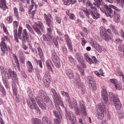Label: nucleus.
<instances>
[{"label":"nucleus","instance_id":"obj_3","mask_svg":"<svg viewBox=\"0 0 124 124\" xmlns=\"http://www.w3.org/2000/svg\"><path fill=\"white\" fill-rule=\"evenodd\" d=\"M82 11H83L88 17H89V15L91 14V16L95 20L98 19V18L100 17V15L97 13V9H96V7L92 8L90 10H88L87 8H84L82 9Z\"/></svg>","mask_w":124,"mask_h":124},{"label":"nucleus","instance_id":"obj_55","mask_svg":"<svg viewBox=\"0 0 124 124\" xmlns=\"http://www.w3.org/2000/svg\"><path fill=\"white\" fill-rule=\"evenodd\" d=\"M110 82L111 83V84H113L114 85H116V83H118V81H117V79L113 78V79H110Z\"/></svg>","mask_w":124,"mask_h":124},{"label":"nucleus","instance_id":"obj_20","mask_svg":"<svg viewBox=\"0 0 124 124\" xmlns=\"http://www.w3.org/2000/svg\"><path fill=\"white\" fill-rule=\"evenodd\" d=\"M64 36L69 50L71 51H73V49L72 48V43H71V41L70 40L69 37H68V35L67 34L65 35Z\"/></svg>","mask_w":124,"mask_h":124},{"label":"nucleus","instance_id":"obj_8","mask_svg":"<svg viewBox=\"0 0 124 124\" xmlns=\"http://www.w3.org/2000/svg\"><path fill=\"white\" fill-rule=\"evenodd\" d=\"M98 119L99 120H103L104 118V109L106 107L104 105L102 104H100L98 105Z\"/></svg>","mask_w":124,"mask_h":124},{"label":"nucleus","instance_id":"obj_5","mask_svg":"<svg viewBox=\"0 0 124 124\" xmlns=\"http://www.w3.org/2000/svg\"><path fill=\"white\" fill-rule=\"evenodd\" d=\"M109 99L111 101L112 104H114L116 109L117 110H120L121 109V102L120 101V99L117 96H115L112 93H109Z\"/></svg>","mask_w":124,"mask_h":124},{"label":"nucleus","instance_id":"obj_15","mask_svg":"<svg viewBox=\"0 0 124 124\" xmlns=\"http://www.w3.org/2000/svg\"><path fill=\"white\" fill-rule=\"evenodd\" d=\"M53 113L54 116L56 118H55L53 121L55 124H60L62 123V116L61 115V113L58 112L56 110H54L53 111Z\"/></svg>","mask_w":124,"mask_h":124},{"label":"nucleus","instance_id":"obj_9","mask_svg":"<svg viewBox=\"0 0 124 124\" xmlns=\"http://www.w3.org/2000/svg\"><path fill=\"white\" fill-rule=\"evenodd\" d=\"M51 59L55 66L57 68H60V67H61V61H60V58H59L58 55H57V54L54 51L52 52Z\"/></svg>","mask_w":124,"mask_h":124},{"label":"nucleus","instance_id":"obj_7","mask_svg":"<svg viewBox=\"0 0 124 124\" xmlns=\"http://www.w3.org/2000/svg\"><path fill=\"white\" fill-rule=\"evenodd\" d=\"M1 42L0 43V47L1 48L2 56H4L5 52L7 51V46H6V44H5V41H9V38L8 36L4 35L3 37L1 39Z\"/></svg>","mask_w":124,"mask_h":124},{"label":"nucleus","instance_id":"obj_11","mask_svg":"<svg viewBox=\"0 0 124 124\" xmlns=\"http://www.w3.org/2000/svg\"><path fill=\"white\" fill-rule=\"evenodd\" d=\"M109 7H111V8H113L114 9V19L115 20V22H119L120 21V14L121 13V10L119 9V8L113 5H109Z\"/></svg>","mask_w":124,"mask_h":124},{"label":"nucleus","instance_id":"obj_31","mask_svg":"<svg viewBox=\"0 0 124 124\" xmlns=\"http://www.w3.org/2000/svg\"><path fill=\"white\" fill-rule=\"evenodd\" d=\"M37 50H38L39 56L41 60H44V56L43 55V52H42V49H41V48L40 47V46L38 47Z\"/></svg>","mask_w":124,"mask_h":124},{"label":"nucleus","instance_id":"obj_26","mask_svg":"<svg viewBox=\"0 0 124 124\" xmlns=\"http://www.w3.org/2000/svg\"><path fill=\"white\" fill-rule=\"evenodd\" d=\"M22 37L23 40L26 41L29 39V33H28V31H27V29H24L22 32Z\"/></svg>","mask_w":124,"mask_h":124},{"label":"nucleus","instance_id":"obj_59","mask_svg":"<svg viewBox=\"0 0 124 124\" xmlns=\"http://www.w3.org/2000/svg\"><path fill=\"white\" fill-rule=\"evenodd\" d=\"M43 38L44 41H48V40H49V38L47 35L45 34L43 35Z\"/></svg>","mask_w":124,"mask_h":124},{"label":"nucleus","instance_id":"obj_45","mask_svg":"<svg viewBox=\"0 0 124 124\" xmlns=\"http://www.w3.org/2000/svg\"><path fill=\"white\" fill-rule=\"evenodd\" d=\"M6 7H7V6H6V3H3L1 2H0V8L5 10V9H6Z\"/></svg>","mask_w":124,"mask_h":124},{"label":"nucleus","instance_id":"obj_29","mask_svg":"<svg viewBox=\"0 0 124 124\" xmlns=\"http://www.w3.org/2000/svg\"><path fill=\"white\" fill-rule=\"evenodd\" d=\"M95 2H93V5H95V7L100 8L101 3H102V0H94Z\"/></svg>","mask_w":124,"mask_h":124},{"label":"nucleus","instance_id":"obj_18","mask_svg":"<svg viewBox=\"0 0 124 124\" xmlns=\"http://www.w3.org/2000/svg\"><path fill=\"white\" fill-rule=\"evenodd\" d=\"M87 80L89 81V86L91 87L93 90H95V81L93 80V78L92 77L88 76Z\"/></svg>","mask_w":124,"mask_h":124},{"label":"nucleus","instance_id":"obj_6","mask_svg":"<svg viewBox=\"0 0 124 124\" xmlns=\"http://www.w3.org/2000/svg\"><path fill=\"white\" fill-rule=\"evenodd\" d=\"M51 92L52 93L53 99L55 104L57 105H60V106L62 107L63 106V103H62L61 97L58 94V93H57L56 89L52 88Z\"/></svg>","mask_w":124,"mask_h":124},{"label":"nucleus","instance_id":"obj_48","mask_svg":"<svg viewBox=\"0 0 124 124\" xmlns=\"http://www.w3.org/2000/svg\"><path fill=\"white\" fill-rule=\"evenodd\" d=\"M36 62L37 64L39 65V66L40 67H41V68H42V67H43L42 65V61H41V60H38L37 59H36Z\"/></svg>","mask_w":124,"mask_h":124},{"label":"nucleus","instance_id":"obj_33","mask_svg":"<svg viewBox=\"0 0 124 124\" xmlns=\"http://www.w3.org/2000/svg\"><path fill=\"white\" fill-rule=\"evenodd\" d=\"M44 97V101H45V102H46V103H49V104H50V105H52V104H53V102H52V101L51 100V99H50V98L47 95V94Z\"/></svg>","mask_w":124,"mask_h":124},{"label":"nucleus","instance_id":"obj_14","mask_svg":"<svg viewBox=\"0 0 124 124\" xmlns=\"http://www.w3.org/2000/svg\"><path fill=\"white\" fill-rule=\"evenodd\" d=\"M31 103L28 102V104L30 105V108L32 109H35L37 112L40 113V109L38 108L37 104H36V102H35V100L34 99H31Z\"/></svg>","mask_w":124,"mask_h":124},{"label":"nucleus","instance_id":"obj_64","mask_svg":"<svg viewBox=\"0 0 124 124\" xmlns=\"http://www.w3.org/2000/svg\"><path fill=\"white\" fill-rule=\"evenodd\" d=\"M3 82L5 85V87L6 88V89H7V88H8V85L7 84V81H6V79H3Z\"/></svg>","mask_w":124,"mask_h":124},{"label":"nucleus","instance_id":"obj_16","mask_svg":"<svg viewBox=\"0 0 124 124\" xmlns=\"http://www.w3.org/2000/svg\"><path fill=\"white\" fill-rule=\"evenodd\" d=\"M44 84L46 88L50 87V83H51V79H50V75L48 72H46V74L44 77Z\"/></svg>","mask_w":124,"mask_h":124},{"label":"nucleus","instance_id":"obj_50","mask_svg":"<svg viewBox=\"0 0 124 124\" xmlns=\"http://www.w3.org/2000/svg\"><path fill=\"white\" fill-rule=\"evenodd\" d=\"M55 20L58 24H61L62 23V19H61V17L59 16H55Z\"/></svg>","mask_w":124,"mask_h":124},{"label":"nucleus","instance_id":"obj_35","mask_svg":"<svg viewBox=\"0 0 124 124\" xmlns=\"http://www.w3.org/2000/svg\"><path fill=\"white\" fill-rule=\"evenodd\" d=\"M114 86L116 90H118L119 91L123 89V85L120 82H117L116 84L114 85Z\"/></svg>","mask_w":124,"mask_h":124},{"label":"nucleus","instance_id":"obj_62","mask_svg":"<svg viewBox=\"0 0 124 124\" xmlns=\"http://www.w3.org/2000/svg\"><path fill=\"white\" fill-rule=\"evenodd\" d=\"M94 73L95 75H96V76H98V77H101V75L103 76V74H102V73H100V74L99 72L95 71Z\"/></svg>","mask_w":124,"mask_h":124},{"label":"nucleus","instance_id":"obj_44","mask_svg":"<svg viewBox=\"0 0 124 124\" xmlns=\"http://www.w3.org/2000/svg\"><path fill=\"white\" fill-rule=\"evenodd\" d=\"M77 67L78 69L81 73V75H82V76H84L85 75V71H84V69L81 68L79 65H77Z\"/></svg>","mask_w":124,"mask_h":124},{"label":"nucleus","instance_id":"obj_1","mask_svg":"<svg viewBox=\"0 0 124 124\" xmlns=\"http://www.w3.org/2000/svg\"><path fill=\"white\" fill-rule=\"evenodd\" d=\"M44 17L46 21V24L47 27H48V28H47V34L52 39V30H53L54 28V20H53V17L52 16V15L50 13L47 15L45 14Z\"/></svg>","mask_w":124,"mask_h":124},{"label":"nucleus","instance_id":"obj_10","mask_svg":"<svg viewBox=\"0 0 124 124\" xmlns=\"http://www.w3.org/2000/svg\"><path fill=\"white\" fill-rule=\"evenodd\" d=\"M36 25H32V28L35 32L38 34H41V33L43 31V28H42V22L41 21H38L35 22Z\"/></svg>","mask_w":124,"mask_h":124},{"label":"nucleus","instance_id":"obj_57","mask_svg":"<svg viewBox=\"0 0 124 124\" xmlns=\"http://www.w3.org/2000/svg\"><path fill=\"white\" fill-rule=\"evenodd\" d=\"M81 43L83 46H85L86 45V43H87V40L84 38H81Z\"/></svg>","mask_w":124,"mask_h":124},{"label":"nucleus","instance_id":"obj_23","mask_svg":"<svg viewBox=\"0 0 124 124\" xmlns=\"http://www.w3.org/2000/svg\"><path fill=\"white\" fill-rule=\"evenodd\" d=\"M26 65L28 68V70L29 72H32L34 69L33 68V66L32 65V63L31 61H28L26 63Z\"/></svg>","mask_w":124,"mask_h":124},{"label":"nucleus","instance_id":"obj_22","mask_svg":"<svg viewBox=\"0 0 124 124\" xmlns=\"http://www.w3.org/2000/svg\"><path fill=\"white\" fill-rule=\"evenodd\" d=\"M92 45L98 52H101L102 47L99 44L96 43L95 42H93Z\"/></svg>","mask_w":124,"mask_h":124},{"label":"nucleus","instance_id":"obj_58","mask_svg":"<svg viewBox=\"0 0 124 124\" xmlns=\"http://www.w3.org/2000/svg\"><path fill=\"white\" fill-rule=\"evenodd\" d=\"M3 29L4 32H5V33L7 34V35H8V34H9V33L8 32V31H7V28H6V27H5V26H4V25H3Z\"/></svg>","mask_w":124,"mask_h":124},{"label":"nucleus","instance_id":"obj_27","mask_svg":"<svg viewBox=\"0 0 124 124\" xmlns=\"http://www.w3.org/2000/svg\"><path fill=\"white\" fill-rule=\"evenodd\" d=\"M85 59L87 62L89 63L90 64H92V63H94V62L92 60L91 58H90V56H89V55L87 53H85L84 54Z\"/></svg>","mask_w":124,"mask_h":124},{"label":"nucleus","instance_id":"obj_32","mask_svg":"<svg viewBox=\"0 0 124 124\" xmlns=\"http://www.w3.org/2000/svg\"><path fill=\"white\" fill-rule=\"evenodd\" d=\"M75 110L76 111V113L77 115H78V116H80V108L79 107H78V106L77 105V103H74V105Z\"/></svg>","mask_w":124,"mask_h":124},{"label":"nucleus","instance_id":"obj_49","mask_svg":"<svg viewBox=\"0 0 124 124\" xmlns=\"http://www.w3.org/2000/svg\"><path fill=\"white\" fill-rule=\"evenodd\" d=\"M76 83L78 86H81V80H80L79 76H78V78H76Z\"/></svg>","mask_w":124,"mask_h":124},{"label":"nucleus","instance_id":"obj_39","mask_svg":"<svg viewBox=\"0 0 124 124\" xmlns=\"http://www.w3.org/2000/svg\"><path fill=\"white\" fill-rule=\"evenodd\" d=\"M35 5H31L30 7L29 8V13L32 14L33 16L35 14L36 10L32 11L33 9V7H34Z\"/></svg>","mask_w":124,"mask_h":124},{"label":"nucleus","instance_id":"obj_41","mask_svg":"<svg viewBox=\"0 0 124 124\" xmlns=\"http://www.w3.org/2000/svg\"><path fill=\"white\" fill-rule=\"evenodd\" d=\"M38 93L39 95H40L41 96V97H44L45 96H46V95H47V93H46L45 92H44V91L42 90H40Z\"/></svg>","mask_w":124,"mask_h":124},{"label":"nucleus","instance_id":"obj_54","mask_svg":"<svg viewBox=\"0 0 124 124\" xmlns=\"http://www.w3.org/2000/svg\"><path fill=\"white\" fill-rule=\"evenodd\" d=\"M105 32V29H104V27L103 26H101L100 27V34H102V33H104Z\"/></svg>","mask_w":124,"mask_h":124},{"label":"nucleus","instance_id":"obj_60","mask_svg":"<svg viewBox=\"0 0 124 124\" xmlns=\"http://www.w3.org/2000/svg\"><path fill=\"white\" fill-rule=\"evenodd\" d=\"M7 20L10 24L12 23V21H13L12 19V16H10L7 18Z\"/></svg>","mask_w":124,"mask_h":124},{"label":"nucleus","instance_id":"obj_30","mask_svg":"<svg viewBox=\"0 0 124 124\" xmlns=\"http://www.w3.org/2000/svg\"><path fill=\"white\" fill-rule=\"evenodd\" d=\"M38 105L43 110L45 109V110H46L47 107H46V105H45V103L44 101H41V102H38L37 103Z\"/></svg>","mask_w":124,"mask_h":124},{"label":"nucleus","instance_id":"obj_36","mask_svg":"<svg viewBox=\"0 0 124 124\" xmlns=\"http://www.w3.org/2000/svg\"><path fill=\"white\" fill-rule=\"evenodd\" d=\"M32 124H41V121L37 118H33L31 119Z\"/></svg>","mask_w":124,"mask_h":124},{"label":"nucleus","instance_id":"obj_19","mask_svg":"<svg viewBox=\"0 0 124 124\" xmlns=\"http://www.w3.org/2000/svg\"><path fill=\"white\" fill-rule=\"evenodd\" d=\"M78 104L80 106V108L81 112L84 115V116H86L87 115V109H86V107L85 105H84V102L82 101H80L78 103Z\"/></svg>","mask_w":124,"mask_h":124},{"label":"nucleus","instance_id":"obj_13","mask_svg":"<svg viewBox=\"0 0 124 124\" xmlns=\"http://www.w3.org/2000/svg\"><path fill=\"white\" fill-rule=\"evenodd\" d=\"M66 117L70 121L71 124H77L75 114H74L72 111H68L67 112Z\"/></svg>","mask_w":124,"mask_h":124},{"label":"nucleus","instance_id":"obj_53","mask_svg":"<svg viewBox=\"0 0 124 124\" xmlns=\"http://www.w3.org/2000/svg\"><path fill=\"white\" fill-rule=\"evenodd\" d=\"M16 83H17V82H13L12 83L13 91L17 90V85H16Z\"/></svg>","mask_w":124,"mask_h":124},{"label":"nucleus","instance_id":"obj_42","mask_svg":"<svg viewBox=\"0 0 124 124\" xmlns=\"http://www.w3.org/2000/svg\"><path fill=\"white\" fill-rule=\"evenodd\" d=\"M26 28L31 32V33H34V31H33V30L32 29V28L30 25L29 24H26Z\"/></svg>","mask_w":124,"mask_h":124},{"label":"nucleus","instance_id":"obj_43","mask_svg":"<svg viewBox=\"0 0 124 124\" xmlns=\"http://www.w3.org/2000/svg\"><path fill=\"white\" fill-rule=\"evenodd\" d=\"M76 57L78 62H82V56L81 54H80V53H79V52L76 53Z\"/></svg>","mask_w":124,"mask_h":124},{"label":"nucleus","instance_id":"obj_46","mask_svg":"<svg viewBox=\"0 0 124 124\" xmlns=\"http://www.w3.org/2000/svg\"><path fill=\"white\" fill-rule=\"evenodd\" d=\"M77 2V1L75 0L73 1V0H67V4L68 5H69V4H74V3H76Z\"/></svg>","mask_w":124,"mask_h":124},{"label":"nucleus","instance_id":"obj_37","mask_svg":"<svg viewBox=\"0 0 124 124\" xmlns=\"http://www.w3.org/2000/svg\"><path fill=\"white\" fill-rule=\"evenodd\" d=\"M27 93H28V96L31 100V99H34V98H33V92H32L31 90L29 89V91H27Z\"/></svg>","mask_w":124,"mask_h":124},{"label":"nucleus","instance_id":"obj_4","mask_svg":"<svg viewBox=\"0 0 124 124\" xmlns=\"http://www.w3.org/2000/svg\"><path fill=\"white\" fill-rule=\"evenodd\" d=\"M7 79H12L13 83H18V75L17 73L11 69H9L5 72Z\"/></svg>","mask_w":124,"mask_h":124},{"label":"nucleus","instance_id":"obj_21","mask_svg":"<svg viewBox=\"0 0 124 124\" xmlns=\"http://www.w3.org/2000/svg\"><path fill=\"white\" fill-rule=\"evenodd\" d=\"M100 36L102 39L105 40V41H109L110 38H111L110 35H109L106 32L100 34Z\"/></svg>","mask_w":124,"mask_h":124},{"label":"nucleus","instance_id":"obj_12","mask_svg":"<svg viewBox=\"0 0 124 124\" xmlns=\"http://www.w3.org/2000/svg\"><path fill=\"white\" fill-rule=\"evenodd\" d=\"M101 99L105 104V106H108L109 103V98L108 97V93L105 89H102L101 91Z\"/></svg>","mask_w":124,"mask_h":124},{"label":"nucleus","instance_id":"obj_61","mask_svg":"<svg viewBox=\"0 0 124 124\" xmlns=\"http://www.w3.org/2000/svg\"><path fill=\"white\" fill-rule=\"evenodd\" d=\"M53 43L55 44L56 47H58V46H59V43H58V41L57 40V39L56 38L53 39Z\"/></svg>","mask_w":124,"mask_h":124},{"label":"nucleus","instance_id":"obj_28","mask_svg":"<svg viewBox=\"0 0 124 124\" xmlns=\"http://www.w3.org/2000/svg\"><path fill=\"white\" fill-rule=\"evenodd\" d=\"M83 3L85 4L86 7H91V9L92 8H95V6H93V3L91 2L90 0H85Z\"/></svg>","mask_w":124,"mask_h":124},{"label":"nucleus","instance_id":"obj_34","mask_svg":"<svg viewBox=\"0 0 124 124\" xmlns=\"http://www.w3.org/2000/svg\"><path fill=\"white\" fill-rule=\"evenodd\" d=\"M19 60L23 64H25V56L23 52H20L19 54Z\"/></svg>","mask_w":124,"mask_h":124},{"label":"nucleus","instance_id":"obj_17","mask_svg":"<svg viewBox=\"0 0 124 124\" xmlns=\"http://www.w3.org/2000/svg\"><path fill=\"white\" fill-rule=\"evenodd\" d=\"M104 7L106 10L105 14L107 17H113V10L111 8V7L108 6L107 5H104Z\"/></svg>","mask_w":124,"mask_h":124},{"label":"nucleus","instance_id":"obj_52","mask_svg":"<svg viewBox=\"0 0 124 124\" xmlns=\"http://www.w3.org/2000/svg\"><path fill=\"white\" fill-rule=\"evenodd\" d=\"M61 94L63 96H66V97H68L69 96V94L67 92H65L64 91H61Z\"/></svg>","mask_w":124,"mask_h":124},{"label":"nucleus","instance_id":"obj_2","mask_svg":"<svg viewBox=\"0 0 124 124\" xmlns=\"http://www.w3.org/2000/svg\"><path fill=\"white\" fill-rule=\"evenodd\" d=\"M14 35L15 37V40L17 43H19L18 39H22V31H23V28L22 27H19L18 31H17V28L18 26H19V22L15 21L14 22Z\"/></svg>","mask_w":124,"mask_h":124},{"label":"nucleus","instance_id":"obj_63","mask_svg":"<svg viewBox=\"0 0 124 124\" xmlns=\"http://www.w3.org/2000/svg\"><path fill=\"white\" fill-rule=\"evenodd\" d=\"M47 1L46 0H41V2L39 3V6H43V4H44L45 2Z\"/></svg>","mask_w":124,"mask_h":124},{"label":"nucleus","instance_id":"obj_47","mask_svg":"<svg viewBox=\"0 0 124 124\" xmlns=\"http://www.w3.org/2000/svg\"><path fill=\"white\" fill-rule=\"evenodd\" d=\"M42 121L43 124L46 123L47 122L49 121H48V118H47V117H46V116L43 117V118L42 119Z\"/></svg>","mask_w":124,"mask_h":124},{"label":"nucleus","instance_id":"obj_40","mask_svg":"<svg viewBox=\"0 0 124 124\" xmlns=\"http://www.w3.org/2000/svg\"><path fill=\"white\" fill-rule=\"evenodd\" d=\"M46 66L47 68L51 71V72H53V69H52V67L51 66V61H46Z\"/></svg>","mask_w":124,"mask_h":124},{"label":"nucleus","instance_id":"obj_38","mask_svg":"<svg viewBox=\"0 0 124 124\" xmlns=\"http://www.w3.org/2000/svg\"><path fill=\"white\" fill-rule=\"evenodd\" d=\"M0 92L3 95H6V91H5L4 87H3L2 85H0Z\"/></svg>","mask_w":124,"mask_h":124},{"label":"nucleus","instance_id":"obj_24","mask_svg":"<svg viewBox=\"0 0 124 124\" xmlns=\"http://www.w3.org/2000/svg\"><path fill=\"white\" fill-rule=\"evenodd\" d=\"M13 58L15 61V62H16V67H17L18 71H20V63H19V60H18V58H17V56H16V54H13Z\"/></svg>","mask_w":124,"mask_h":124},{"label":"nucleus","instance_id":"obj_56","mask_svg":"<svg viewBox=\"0 0 124 124\" xmlns=\"http://www.w3.org/2000/svg\"><path fill=\"white\" fill-rule=\"evenodd\" d=\"M35 100L37 102V104L38 103V102H40L43 101L42 100H41V98L39 96H37L35 97Z\"/></svg>","mask_w":124,"mask_h":124},{"label":"nucleus","instance_id":"obj_25","mask_svg":"<svg viewBox=\"0 0 124 124\" xmlns=\"http://www.w3.org/2000/svg\"><path fill=\"white\" fill-rule=\"evenodd\" d=\"M65 73L66 75H67L69 79H73V78L74 77V75L73 74V72L71 70L69 69H67L65 71Z\"/></svg>","mask_w":124,"mask_h":124},{"label":"nucleus","instance_id":"obj_51","mask_svg":"<svg viewBox=\"0 0 124 124\" xmlns=\"http://www.w3.org/2000/svg\"><path fill=\"white\" fill-rule=\"evenodd\" d=\"M14 12L15 16L16 17V18H18L19 15H18V10L17 9V8H14Z\"/></svg>","mask_w":124,"mask_h":124}]
</instances>
